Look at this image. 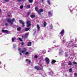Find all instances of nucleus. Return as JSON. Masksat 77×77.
<instances>
[{"instance_id":"obj_1","label":"nucleus","mask_w":77,"mask_h":77,"mask_svg":"<svg viewBox=\"0 0 77 77\" xmlns=\"http://www.w3.org/2000/svg\"><path fill=\"white\" fill-rule=\"evenodd\" d=\"M18 50L20 51V56H22V53H24V52H25L27 51V49L25 48H24L21 49V48H20L18 49Z\"/></svg>"},{"instance_id":"obj_2","label":"nucleus","mask_w":77,"mask_h":77,"mask_svg":"<svg viewBox=\"0 0 77 77\" xmlns=\"http://www.w3.org/2000/svg\"><path fill=\"white\" fill-rule=\"evenodd\" d=\"M15 21V19L14 18H13L12 19H7V22L8 23L11 25H12L13 23V22Z\"/></svg>"},{"instance_id":"obj_3","label":"nucleus","mask_w":77,"mask_h":77,"mask_svg":"<svg viewBox=\"0 0 77 77\" xmlns=\"http://www.w3.org/2000/svg\"><path fill=\"white\" fill-rule=\"evenodd\" d=\"M26 27H29L31 25V22H30L29 21H27L26 22Z\"/></svg>"},{"instance_id":"obj_4","label":"nucleus","mask_w":77,"mask_h":77,"mask_svg":"<svg viewBox=\"0 0 77 77\" xmlns=\"http://www.w3.org/2000/svg\"><path fill=\"white\" fill-rule=\"evenodd\" d=\"M43 67H42V68H40V67L38 66H35V69H37V70H42L43 69Z\"/></svg>"},{"instance_id":"obj_5","label":"nucleus","mask_w":77,"mask_h":77,"mask_svg":"<svg viewBox=\"0 0 77 77\" xmlns=\"http://www.w3.org/2000/svg\"><path fill=\"white\" fill-rule=\"evenodd\" d=\"M19 21L20 22V23L22 25V27H24V26H25V23L24 22H23V21L22 20H19Z\"/></svg>"},{"instance_id":"obj_6","label":"nucleus","mask_w":77,"mask_h":77,"mask_svg":"<svg viewBox=\"0 0 77 77\" xmlns=\"http://www.w3.org/2000/svg\"><path fill=\"white\" fill-rule=\"evenodd\" d=\"M39 11H37V12H38V15H41V13L42 12H43V9H39Z\"/></svg>"},{"instance_id":"obj_7","label":"nucleus","mask_w":77,"mask_h":77,"mask_svg":"<svg viewBox=\"0 0 77 77\" xmlns=\"http://www.w3.org/2000/svg\"><path fill=\"white\" fill-rule=\"evenodd\" d=\"M45 61L47 62V64H49V63L50 60L48 58L46 57L45 59Z\"/></svg>"},{"instance_id":"obj_8","label":"nucleus","mask_w":77,"mask_h":77,"mask_svg":"<svg viewBox=\"0 0 77 77\" xmlns=\"http://www.w3.org/2000/svg\"><path fill=\"white\" fill-rule=\"evenodd\" d=\"M2 32H3V33L8 32V31L6 30H4V29L2 30Z\"/></svg>"},{"instance_id":"obj_9","label":"nucleus","mask_w":77,"mask_h":77,"mask_svg":"<svg viewBox=\"0 0 77 77\" xmlns=\"http://www.w3.org/2000/svg\"><path fill=\"white\" fill-rule=\"evenodd\" d=\"M37 29H38V31H39L40 30V26L38 24H37Z\"/></svg>"},{"instance_id":"obj_10","label":"nucleus","mask_w":77,"mask_h":77,"mask_svg":"<svg viewBox=\"0 0 77 77\" xmlns=\"http://www.w3.org/2000/svg\"><path fill=\"white\" fill-rule=\"evenodd\" d=\"M48 16H52V13H51V11H48Z\"/></svg>"},{"instance_id":"obj_11","label":"nucleus","mask_w":77,"mask_h":77,"mask_svg":"<svg viewBox=\"0 0 77 77\" xmlns=\"http://www.w3.org/2000/svg\"><path fill=\"white\" fill-rule=\"evenodd\" d=\"M30 17L32 18H34L35 17V15L33 14L31 15L30 16Z\"/></svg>"},{"instance_id":"obj_12","label":"nucleus","mask_w":77,"mask_h":77,"mask_svg":"<svg viewBox=\"0 0 77 77\" xmlns=\"http://www.w3.org/2000/svg\"><path fill=\"white\" fill-rule=\"evenodd\" d=\"M56 60H53L51 62L52 64H54V63L56 62Z\"/></svg>"},{"instance_id":"obj_13","label":"nucleus","mask_w":77,"mask_h":77,"mask_svg":"<svg viewBox=\"0 0 77 77\" xmlns=\"http://www.w3.org/2000/svg\"><path fill=\"white\" fill-rule=\"evenodd\" d=\"M30 29H31V28H26L25 29V31H28Z\"/></svg>"},{"instance_id":"obj_14","label":"nucleus","mask_w":77,"mask_h":77,"mask_svg":"<svg viewBox=\"0 0 77 77\" xmlns=\"http://www.w3.org/2000/svg\"><path fill=\"white\" fill-rule=\"evenodd\" d=\"M17 30L19 31H20L21 30V27H19L17 28Z\"/></svg>"},{"instance_id":"obj_15","label":"nucleus","mask_w":77,"mask_h":77,"mask_svg":"<svg viewBox=\"0 0 77 77\" xmlns=\"http://www.w3.org/2000/svg\"><path fill=\"white\" fill-rule=\"evenodd\" d=\"M49 75L52 76L53 74V72L52 71H51L50 72H49Z\"/></svg>"},{"instance_id":"obj_16","label":"nucleus","mask_w":77,"mask_h":77,"mask_svg":"<svg viewBox=\"0 0 77 77\" xmlns=\"http://www.w3.org/2000/svg\"><path fill=\"white\" fill-rule=\"evenodd\" d=\"M32 43L31 42H29L28 43V45H27L28 46H31V45Z\"/></svg>"},{"instance_id":"obj_17","label":"nucleus","mask_w":77,"mask_h":77,"mask_svg":"<svg viewBox=\"0 0 77 77\" xmlns=\"http://www.w3.org/2000/svg\"><path fill=\"white\" fill-rule=\"evenodd\" d=\"M27 33H26L24 35V38L25 39H26L27 38Z\"/></svg>"},{"instance_id":"obj_18","label":"nucleus","mask_w":77,"mask_h":77,"mask_svg":"<svg viewBox=\"0 0 77 77\" xmlns=\"http://www.w3.org/2000/svg\"><path fill=\"white\" fill-rule=\"evenodd\" d=\"M44 27H45L47 25V23L45 22H44L43 23Z\"/></svg>"},{"instance_id":"obj_19","label":"nucleus","mask_w":77,"mask_h":77,"mask_svg":"<svg viewBox=\"0 0 77 77\" xmlns=\"http://www.w3.org/2000/svg\"><path fill=\"white\" fill-rule=\"evenodd\" d=\"M64 33V30H62L61 32H60V34H61V35H63Z\"/></svg>"},{"instance_id":"obj_20","label":"nucleus","mask_w":77,"mask_h":77,"mask_svg":"<svg viewBox=\"0 0 77 77\" xmlns=\"http://www.w3.org/2000/svg\"><path fill=\"white\" fill-rule=\"evenodd\" d=\"M30 14H31V12H30V11L28 12L27 13V16H29V15Z\"/></svg>"},{"instance_id":"obj_21","label":"nucleus","mask_w":77,"mask_h":77,"mask_svg":"<svg viewBox=\"0 0 77 77\" xmlns=\"http://www.w3.org/2000/svg\"><path fill=\"white\" fill-rule=\"evenodd\" d=\"M47 2H48V5H50L51 3L50 2V1L49 0H47Z\"/></svg>"},{"instance_id":"obj_22","label":"nucleus","mask_w":77,"mask_h":77,"mask_svg":"<svg viewBox=\"0 0 77 77\" xmlns=\"http://www.w3.org/2000/svg\"><path fill=\"white\" fill-rule=\"evenodd\" d=\"M35 10L36 11H38V7L35 8Z\"/></svg>"},{"instance_id":"obj_23","label":"nucleus","mask_w":77,"mask_h":77,"mask_svg":"<svg viewBox=\"0 0 77 77\" xmlns=\"http://www.w3.org/2000/svg\"><path fill=\"white\" fill-rule=\"evenodd\" d=\"M33 0H29V2L30 3H32V2H33Z\"/></svg>"},{"instance_id":"obj_24","label":"nucleus","mask_w":77,"mask_h":77,"mask_svg":"<svg viewBox=\"0 0 77 77\" xmlns=\"http://www.w3.org/2000/svg\"><path fill=\"white\" fill-rule=\"evenodd\" d=\"M15 41V39L14 38H12V42H14V41Z\"/></svg>"},{"instance_id":"obj_25","label":"nucleus","mask_w":77,"mask_h":77,"mask_svg":"<svg viewBox=\"0 0 77 77\" xmlns=\"http://www.w3.org/2000/svg\"><path fill=\"white\" fill-rule=\"evenodd\" d=\"M4 1L5 2H8L9 1V0H4Z\"/></svg>"},{"instance_id":"obj_26","label":"nucleus","mask_w":77,"mask_h":77,"mask_svg":"<svg viewBox=\"0 0 77 77\" xmlns=\"http://www.w3.org/2000/svg\"><path fill=\"white\" fill-rule=\"evenodd\" d=\"M25 54L26 55H27L29 54V52H26L25 53Z\"/></svg>"},{"instance_id":"obj_27","label":"nucleus","mask_w":77,"mask_h":77,"mask_svg":"<svg viewBox=\"0 0 77 77\" xmlns=\"http://www.w3.org/2000/svg\"><path fill=\"white\" fill-rule=\"evenodd\" d=\"M20 8L21 9H22V8H23V6L22 5H21V6H20Z\"/></svg>"},{"instance_id":"obj_28","label":"nucleus","mask_w":77,"mask_h":77,"mask_svg":"<svg viewBox=\"0 0 77 77\" xmlns=\"http://www.w3.org/2000/svg\"><path fill=\"white\" fill-rule=\"evenodd\" d=\"M38 57V56L37 55H35L34 57V58L35 59L37 58Z\"/></svg>"},{"instance_id":"obj_29","label":"nucleus","mask_w":77,"mask_h":77,"mask_svg":"<svg viewBox=\"0 0 77 77\" xmlns=\"http://www.w3.org/2000/svg\"><path fill=\"white\" fill-rule=\"evenodd\" d=\"M73 64H74V65H76L77 64V63H76V62H73Z\"/></svg>"},{"instance_id":"obj_30","label":"nucleus","mask_w":77,"mask_h":77,"mask_svg":"<svg viewBox=\"0 0 77 77\" xmlns=\"http://www.w3.org/2000/svg\"><path fill=\"white\" fill-rule=\"evenodd\" d=\"M27 7L29 8H30V5H27Z\"/></svg>"},{"instance_id":"obj_31","label":"nucleus","mask_w":77,"mask_h":77,"mask_svg":"<svg viewBox=\"0 0 77 77\" xmlns=\"http://www.w3.org/2000/svg\"><path fill=\"white\" fill-rule=\"evenodd\" d=\"M19 40H20V41H22V39L21 38H19Z\"/></svg>"},{"instance_id":"obj_32","label":"nucleus","mask_w":77,"mask_h":77,"mask_svg":"<svg viewBox=\"0 0 77 77\" xmlns=\"http://www.w3.org/2000/svg\"><path fill=\"white\" fill-rule=\"evenodd\" d=\"M69 71L70 72H72V69L71 68H70L69 69Z\"/></svg>"},{"instance_id":"obj_33","label":"nucleus","mask_w":77,"mask_h":77,"mask_svg":"<svg viewBox=\"0 0 77 77\" xmlns=\"http://www.w3.org/2000/svg\"><path fill=\"white\" fill-rule=\"evenodd\" d=\"M77 76V73H74V76Z\"/></svg>"},{"instance_id":"obj_34","label":"nucleus","mask_w":77,"mask_h":77,"mask_svg":"<svg viewBox=\"0 0 77 77\" xmlns=\"http://www.w3.org/2000/svg\"><path fill=\"white\" fill-rule=\"evenodd\" d=\"M69 65H72V62L69 63H68Z\"/></svg>"},{"instance_id":"obj_35","label":"nucleus","mask_w":77,"mask_h":77,"mask_svg":"<svg viewBox=\"0 0 77 77\" xmlns=\"http://www.w3.org/2000/svg\"><path fill=\"white\" fill-rule=\"evenodd\" d=\"M5 25L6 26H8V24L7 23H5Z\"/></svg>"},{"instance_id":"obj_36","label":"nucleus","mask_w":77,"mask_h":77,"mask_svg":"<svg viewBox=\"0 0 77 77\" xmlns=\"http://www.w3.org/2000/svg\"><path fill=\"white\" fill-rule=\"evenodd\" d=\"M18 2H22V0H17Z\"/></svg>"},{"instance_id":"obj_37","label":"nucleus","mask_w":77,"mask_h":77,"mask_svg":"<svg viewBox=\"0 0 77 77\" xmlns=\"http://www.w3.org/2000/svg\"><path fill=\"white\" fill-rule=\"evenodd\" d=\"M68 55H67V54H66V55H65V57H68Z\"/></svg>"},{"instance_id":"obj_38","label":"nucleus","mask_w":77,"mask_h":77,"mask_svg":"<svg viewBox=\"0 0 77 77\" xmlns=\"http://www.w3.org/2000/svg\"><path fill=\"white\" fill-rule=\"evenodd\" d=\"M24 44V42H22V43H21V45H23Z\"/></svg>"},{"instance_id":"obj_39","label":"nucleus","mask_w":77,"mask_h":77,"mask_svg":"<svg viewBox=\"0 0 77 77\" xmlns=\"http://www.w3.org/2000/svg\"><path fill=\"white\" fill-rule=\"evenodd\" d=\"M31 60H29V63H31Z\"/></svg>"},{"instance_id":"obj_40","label":"nucleus","mask_w":77,"mask_h":77,"mask_svg":"<svg viewBox=\"0 0 77 77\" xmlns=\"http://www.w3.org/2000/svg\"><path fill=\"white\" fill-rule=\"evenodd\" d=\"M22 39H23L24 38V36L22 35Z\"/></svg>"},{"instance_id":"obj_41","label":"nucleus","mask_w":77,"mask_h":77,"mask_svg":"<svg viewBox=\"0 0 77 77\" xmlns=\"http://www.w3.org/2000/svg\"><path fill=\"white\" fill-rule=\"evenodd\" d=\"M35 33H36V32H34V33H33V35H35Z\"/></svg>"},{"instance_id":"obj_42","label":"nucleus","mask_w":77,"mask_h":77,"mask_svg":"<svg viewBox=\"0 0 77 77\" xmlns=\"http://www.w3.org/2000/svg\"><path fill=\"white\" fill-rule=\"evenodd\" d=\"M42 2L43 3V0H42Z\"/></svg>"},{"instance_id":"obj_43","label":"nucleus","mask_w":77,"mask_h":77,"mask_svg":"<svg viewBox=\"0 0 77 77\" xmlns=\"http://www.w3.org/2000/svg\"><path fill=\"white\" fill-rule=\"evenodd\" d=\"M28 61V59H27L26 60V62H27Z\"/></svg>"},{"instance_id":"obj_44","label":"nucleus","mask_w":77,"mask_h":77,"mask_svg":"<svg viewBox=\"0 0 77 77\" xmlns=\"http://www.w3.org/2000/svg\"><path fill=\"white\" fill-rule=\"evenodd\" d=\"M63 43H64V42H64V40H63Z\"/></svg>"},{"instance_id":"obj_45","label":"nucleus","mask_w":77,"mask_h":77,"mask_svg":"<svg viewBox=\"0 0 77 77\" xmlns=\"http://www.w3.org/2000/svg\"><path fill=\"white\" fill-rule=\"evenodd\" d=\"M40 65V66L42 67V65Z\"/></svg>"},{"instance_id":"obj_46","label":"nucleus","mask_w":77,"mask_h":77,"mask_svg":"<svg viewBox=\"0 0 77 77\" xmlns=\"http://www.w3.org/2000/svg\"><path fill=\"white\" fill-rule=\"evenodd\" d=\"M8 16L9 17H11V16L9 15H8Z\"/></svg>"},{"instance_id":"obj_47","label":"nucleus","mask_w":77,"mask_h":77,"mask_svg":"<svg viewBox=\"0 0 77 77\" xmlns=\"http://www.w3.org/2000/svg\"><path fill=\"white\" fill-rule=\"evenodd\" d=\"M74 77H77V76H74Z\"/></svg>"},{"instance_id":"obj_48","label":"nucleus","mask_w":77,"mask_h":77,"mask_svg":"<svg viewBox=\"0 0 77 77\" xmlns=\"http://www.w3.org/2000/svg\"><path fill=\"white\" fill-rule=\"evenodd\" d=\"M1 11H2V10L1 9H0V12H1Z\"/></svg>"},{"instance_id":"obj_49","label":"nucleus","mask_w":77,"mask_h":77,"mask_svg":"<svg viewBox=\"0 0 77 77\" xmlns=\"http://www.w3.org/2000/svg\"><path fill=\"white\" fill-rule=\"evenodd\" d=\"M1 62L0 61V64H1Z\"/></svg>"},{"instance_id":"obj_50","label":"nucleus","mask_w":77,"mask_h":77,"mask_svg":"<svg viewBox=\"0 0 77 77\" xmlns=\"http://www.w3.org/2000/svg\"><path fill=\"white\" fill-rule=\"evenodd\" d=\"M65 76H67V75H65Z\"/></svg>"},{"instance_id":"obj_51","label":"nucleus","mask_w":77,"mask_h":77,"mask_svg":"<svg viewBox=\"0 0 77 77\" xmlns=\"http://www.w3.org/2000/svg\"><path fill=\"white\" fill-rule=\"evenodd\" d=\"M72 46H73V45H72Z\"/></svg>"},{"instance_id":"obj_52","label":"nucleus","mask_w":77,"mask_h":77,"mask_svg":"<svg viewBox=\"0 0 77 77\" xmlns=\"http://www.w3.org/2000/svg\"><path fill=\"white\" fill-rule=\"evenodd\" d=\"M76 11L77 12V10H76Z\"/></svg>"},{"instance_id":"obj_53","label":"nucleus","mask_w":77,"mask_h":77,"mask_svg":"<svg viewBox=\"0 0 77 77\" xmlns=\"http://www.w3.org/2000/svg\"><path fill=\"white\" fill-rule=\"evenodd\" d=\"M44 1H45V0H44Z\"/></svg>"}]
</instances>
